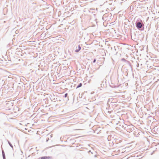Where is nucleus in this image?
I'll use <instances>...</instances> for the list:
<instances>
[{
  "mask_svg": "<svg viewBox=\"0 0 159 159\" xmlns=\"http://www.w3.org/2000/svg\"><path fill=\"white\" fill-rule=\"evenodd\" d=\"M137 27L139 28H141L142 26V24L140 22H138L136 25Z\"/></svg>",
  "mask_w": 159,
  "mask_h": 159,
  "instance_id": "nucleus-1",
  "label": "nucleus"
},
{
  "mask_svg": "<svg viewBox=\"0 0 159 159\" xmlns=\"http://www.w3.org/2000/svg\"><path fill=\"white\" fill-rule=\"evenodd\" d=\"M81 49V47L80 45H79L78 47H76L75 51L76 52H78Z\"/></svg>",
  "mask_w": 159,
  "mask_h": 159,
  "instance_id": "nucleus-2",
  "label": "nucleus"
},
{
  "mask_svg": "<svg viewBox=\"0 0 159 159\" xmlns=\"http://www.w3.org/2000/svg\"><path fill=\"white\" fill-rule=\"evenodd\" d=\"M82 84L81 83H80L77 86V88H79L80 87H81L82 86Z\"/></svg>",
  "mask_w": 159,
  "mask_h": 159,
  "instance_id": "nucleus-3",
  "label": "nucleus"
},
{
  "mask_svg": "<svg viewBox=\"0 0 159 159\" xmlns=\"http://www.w3.org/2000/svg\"><path fill=\"white\" fill-rule=\"evenodd\" d=\"M3 159H5V154H3Z\"/></svg>",
  "mask_w": 159,
  "mask_h": 159,
  "instance_id": "nucleus-4",
  "label": "nucleus"
},
{
  "mask_svg": "<svg viewBox=\"0 0 159 159\" xmlns=\"http://www.w3.org/2000/svg\"><path fill=\"white\" fill-rule=\"evenodd\" d=\"M67 95L68 94L67 93H66L65 95V97L66 98L67 96Z\"/></svg>",
  "mask_w": 159,
  "mask_h": 159,
  "instance_id": "nucleus-5",
  "label": "nucleus"
},
{
  "mask_svg": "<svg viewBox=\"0 0 159 159\" xmlns=\"http://www.w3.org/2000/svg\"><path fill=\"white\" fill-rule=\"evenodd\" d=\"M96 61V59H94V60H93V62L94 63Z\"/></svg>",
  "mask_w": 159,
  "mask_h": 159,
  "instance_id": "nucleus-6",
  "label": "nucleus"
},
{
  "mask_svg": "<svg viewBox=\"0 0 159 159\" xmlns=\"http://www.w3.org/2000/svg\"><path fill=\"white\" fill-rule=\"evenodd\" d=\"M41 159H45L44 157H43Z\"/></svg>",
  "mask_w": 159,
  "mask_h": 159,
  "instance_id": "nucleus-7",
  "label": "nucleus"
}]
</instances>
